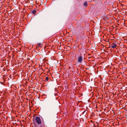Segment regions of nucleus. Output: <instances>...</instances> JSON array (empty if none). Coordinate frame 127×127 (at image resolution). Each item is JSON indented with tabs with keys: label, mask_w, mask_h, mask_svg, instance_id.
I'll list each match as a JSON object with an SVG mask.
<instances>
[{
	"label": "nucleus",
	"mask_w": 127,
	"mask_h": 127,
	"mask_svg": "<svg viewBox=\"0 0 127 127\" xmlns=\"http://www.w3.org/2000/svg\"><path fill=\"white\" fill-rule=\"evenodd\" d=\"M32 12V14H35L36 13V11L34 9Z\"/></svg>",
	"instance_id": "nucleus-5"
},
{
	"label": "nucleus",
	"mask_w": 127,
	"mask_h": 127,
	"mask_svg": "<svg viewBox=\"0 0 127 127\" xmlns=\"http://www.w3.org/2000/svg\"><path fill=\"white\" fill-rule=\"evenodd\" d=\"M35 121L37 124L39 125L41 123L40 118L38 116L36 117Z\"/></svg>",
	"instance_id": "nucleus-1"
},
{
	"label": "nucleus",
	"mask_w": 127,
	"mask_h": 127,
	"mask_svg": "<svg viewBox=\"0 0 127 127\" xmlns=\"http://www.w3.org/2000/svg\"><path fill=\"white\" fill-rule=\"evenodd\" d=\"M92 1L91 0H90V1H89V2H91Z\"/></svg>",
	"instance_id": "nucleus-12"
},
{
	"label": "nucleus",
	"mask_w": 127,
	"mask_h": 127,
	"mask_svg": "<svg viewBox=\"0 0 127 127\" xmlns=\"http://www.w3.org/2000/svg\"><path fill=\"white\" fill-rule=\"evenodd\" d=\"M38 46L40 47H42L43 45L41 43H39L38 44Z\"/></svg>",
	"instance_id": "nucleus-6"
},
{
	"label": "nucleus",
	"mask_w": 127,
	"mask_h": 127,
	"mask_svg": "<svg viewBox=\"0 0 127 127\" xmlns=\"http://www.w3.org/2000/svg\"><path fill=\"white\" fill-rule=\"evenodd\" d=\"M87 2V1H85L83 3V6H84L86 7L88 6Z\"/></svg>",
	"instance_id": "nucleus-4"
},
{
	"label": "nucleus",
	"mask_w": 127,
	"mask_h": 127,
	"mask_svg": "<svg viewBox=\"0 0 127 127\" xmlns=\"http://www.w3.org/2000/svg\"><path fill=\"white\" fill-rule=\"evenodd\" d=\"M95 124H96V127H98V126L99 125V123H98L97 122H96L95 123Z\"/></svg>",
	"instance_id": "nucleus-7"
},
{
	"label": "nucleus",
	"mask_w": 127,
	"mask_h": 127,
	"mask_svg": "<svg viewBox=\"0 0 127 127\" xmlns=\"http://www.w3.org/2000/svg\"><path fill=\"white\" fill-rule=\"evenodd\" d=\"M111 47L113 49H114L116 48V47L117 45L116 43H113L111 44Z\"/></svg>",
	"instance_id": "nucleus-3"
},
{
	"label": "nucleus",
	"mask_w": 127,
	"mask_h": 127,
	"mask_svg": "<svg viewBox=\"0 0 127 127\" xmlns=\"http://www.w3.org/2000/svg\"><path fill=\"white\" fill-rule=\"evenodd\" d=\"M91 58V57H88V58L89 59H90Z\"/></svg>",
	"instance_id": "nucleus-10"
},
{
	"label": "nucleus",
	"mask_w": 127,
	"mask_h": 127,
	"mask_svg": "<svg viewBox=\"0 0 127 127\" xmlns=\"http://www.w3.org/2000/svg\"><path fill=\"white\" fill-rule=\"evenodd\" d=\"M83 58L82 56H80L77 59L78 62L79 63H82L83 61Z\"/></svg>",
	"instance_id": "nucleus-2"
},
{
	"label": "nucleus",
	"mask_w": 127,
	"mask_h": 127,
	"mask_svg": "<svg viewBox=\"0 0 127 127\" xmlns=\"http://www.w3.org/2000/svg\"><path fill=\"white\" fill-rule=\"evenodd\" d=\"M93 126L94 127H96V124H94L93 125Z\"/></svg>",
	"instance_id": "nucleus-9"
},
{
	"label": "nucleus",
	"mask_w": 127,
	"mask_h": 127,
	"mask_svg": "<svg viewBox=\"0 0 127 127\" xmlns=\"http://www.w3.org/2000/svg\"><path fill=\"white\" fill-rule=\"evenodd\" d=\"M86 111H84L83 112V113L85 112H86Z\"/></svg>",
	"instance_id": "nucleus-11"
},
{
	"label": "nucleus",
	"mask_w": 127,
	"mask_h": 127,
	"mask_svg": "<svg viewBox=\"0 0 127 127\" xmlns=\"http://www.w3.org/2000/svg\"><path fill=\"white\" fill-rule=\"evenodd\" d=\"M49 78L48 77H46V81H48L49 80Z\"/></svg>",
	"instance_id": "nucleus-8"
}]
</instances>
